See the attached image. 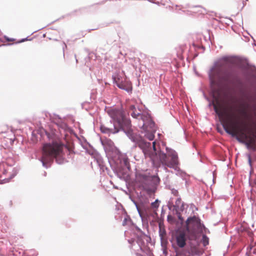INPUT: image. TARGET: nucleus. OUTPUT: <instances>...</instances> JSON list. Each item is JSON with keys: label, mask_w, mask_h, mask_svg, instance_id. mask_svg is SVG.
<instances>
[{"label": "nucleus", "mask_w": 256, "mask_h": 256, "mask_svg": "<svg viewBox=\"0 0 256 256\" xmlns=\"http://www.w3.org/2000/svg\"><path fill=\"white\" fill-rule=\"evenodd\" d=\"M9 182V179L8 178H4L2 180L0 179V184H5L6 182Z\"/></svg>", "instance_id": "2eb2a0df"}, {"label": "nucleus", "mask_w": 256, "mask_h": 256, "mask_svg": "<svg viewBox=\"0 0 256 256\" xmlns=\"http://www.w3.org/2000/svg\"><path fill=\"white\" fill-rule=\"evenodd\" d=\"M129 108L130 110L132 111L131 116L134 118H138L139 117H140L142 120L144 122L142 126L144 128H148V122L150 126V128L152 129L154 124L153 122H152V120L148 116L141 115L140 112H136V107L134 105H130Z\"/></svg>", "instance_id": "0eeeda50"}, {"label": "nucleus", "mask_w": 256, "mask_h": 256, "mask_svg": "<svg viewBox=\"0 0 256 256\" xmlns=\"http://www.w3.org/2000/svg\"><path fill=\"white\" fill-rule=\"evenodd\" d=\"M129 221H130V218H124V220H123V221H122V225H123L124 226L126 225V224H127L128 222H129Z\"/></svg>", "instance_id": "ddd939ff"}, {"label": "nucleus", "mask_w": 256, "mask_h": 256, "mask_svg": "<svg viewBox=\"0 0 256 256\" xmlns=\"http://www.w3.org/2000/svg\"><path fill=\"white\" fill-rule=\"evenodd\" d=\"M5 132H6V130H4H4H0V134H2V133Z\"/></svg>", "instance_id": "412c9836"}, {"label": "nucleus", "mask_w": 256, "mask_h": 256, "mask_svg": "<svg viewBox=\"0 0 256 256\" xmlns=\"http://www.w3.org/2000/svg\"><path fill=\"white\" fill-rule=\"evenodd\" d=\"M113 79L119 88L128 92L132 90L131 84L127 80L124 74H116L114 76Z\"/></svg>", "instance_id": "423d86ee"}, {"label": "nucleus", "mask_w": 256, "mask_h": 256, "mask_svg": "<svg viewBox=\"0 0 256 256\" xmlns=\"http://www.w3.org/2000/svg\"><path fill=\"white\" fill-rule=\"evenodd\" d=\"M108 114L112 119L114 132H118L120 130L130 133L131 124L130 120L126 118L123 112L120 110L110 108L107 110Z\"/></svg>", "instance_id": "7ed1b4c3"}, {"label": "nucleus", "mask_w": 256, "mask_h": 256, "mask_svg": "<svg viewBox=\"0 0 256 256\" xmlns=\"http://www.w3.org/2000/svg\"><path fill=\"white\" fill-rule=\"evenodd\" d=\"M148 256H154L152 252L150 250H148Z\"/></svg>", "instance_id": "6ab92c4d"}, {"label": "nucleus", "mask_w": 256, "mask_h": 256, "mask_svg": "<svg viewBox=\"0 0 256 256\" xmlns=\"http://www.w3.org/2000/svg\"><path fill=\"white\" fill-rule=\"evenodd\" d=\"M203 242L204 246L208 244V239L206 236H202Z\"/></svg>", "instance_id": "9b49d317"}, {"label": "nucleus", "mask_w": 256, "mask_h": 256, "mask_svg": "<svg viewBox=\"0 0 256 256\" xmlns=\"http://www.w3.org/2000/svg\"><path fill=\"white\" fill-rule=\"evenodd\" d=\"M224 80H228V78L227 77H226H226L224 78Z\"/></svg>", "instance_id": "5701e85b"}, {"label": "nucleus", "mask_w": 256, "mask_h": 256, "mask_svg": "<svg viewBox=\"0 0 256 256\" xmlns=\"http://www.w3.org/2000/svg\"><path fill=\"white\" fill-rule=\"evenodd\" d=\"M158 200H156L154 202H152V206L154 208H158Z\"/></svg>", "instance_id": "dca6fc26"}, {"label": "nucleus", "mask_w": 256, "mask_h": 256, "mask_svg": "<svg viewBox=\"0 0 256 256\" xmlns=\"http://www.w3.org/2000/svg\"><path fill=\"white\" fill-rule=\"evenodd\" d=\"M64 144L60 142H54L45 144L43 146L41 161L43 166L53 161L54 158L60 156L62 152Z\"/></svg>", "instance_id": "f03ea898"}, {"label": "nucleus", "mask_w": 256, "mask_h": 256, "mask_svg": "<svg viewBox=\"0 0 256 256\" xmlns=\"http://www.w3.org/2000/svg\"><path fill=\"white\" fill-rule=\"evenodd\" d=\"M147 138L150 140H154V134H152V133H150V134H149L147 135L146 136Z\"/></svg>", "instance_id": "f8f14e48"}, {"label": "nucleus", "mask_w": 256, "mask_h": 256, "mask_svg": "<svg viewBox=\"0 0 256 256\" xmlns=\"http://www.w3.org/2000/svg\"><path fill=\"white\" fill-rule=\"evenodd\" d=\"M4 38H5V40H6V41H8V42H12V41H14V39H12V38H8V37H6V36H4Z\"/></svg>", "instance_id": "f3484780"}, {"label": "nucleus", "mask_w": 256, "mask_h": 256, "mask_svg": "<svg viewBox=\"0 0 256 256\" xmlns=\"http://www.w3.org/2000/svg\"><path fill=\"white\" fill-rule=\"evenodd\" d=\"M245 97L248 102H251V98L250 96H246Z\"/></svg>", "instance_id": "a211bd4d"}, {"label": "nucleus", "mask_w": 256, "mask_h": 256, "mask_svg": "<svg viewBox=\"0 0 256 256\" xmlns=\"http://www.w3.org/2000/svg\"><path fill=\"white\" fill-rule=\"evenodd\" d=\"M136 178L137 182L139 183V186L148 194L154 192L155 185L160 181L159 178L156 176H151L144 174H138Z\"/></svg>", "instance_id": "20e7f679"}, {"label": "nucleus", "mask_w": 256, "mask_h": 256, "mask_svg": "<svg viewBox=\"0 0 256 256\" xmlns=\"http://www.w3.org/2000/svg\"><path fill=\"white\" fill-rule=\"evenodd\" d=\"M248 161L249 165L250 166V168H252V158H251L250 155V154H248Z\"/></svg>", "instance_id": "4468645a"}, {"label": "nucleus", "mask_w": 256, "mask_h": 256, "mask_svg": "<svg viewBox=\"0 0 256 256\" xmlns=\"http://www.w3.org/2000/svg\"><path fill=\"white\" fill-rule=\"evenodd\" d=\"M186 234L184 232H180L176 236V243L180 248H184L186 245Z\"/></svg>", "instance_id": "6e6552de"}, {"label": "nucleus", "mask_w": 256, "mask_h": 256, "mask_svg": "<svg viewBox=\"0 0 256 256\" xmlns=\"http://www.w3.org/2000/svg\"><path fill=\"white\" fill-rule=\"evenodd\" d=\"M132 141L134 142L143 151L146 158H149L156 167L160 164L170 168H176L179 164L178 154L172 150H167V154L157 151L156 142H152V148L150 142H146L141 136L136 134H132L130 136Z\"/></svg>", "instance_id": "f257e3e1"}, {"label": "nucleus", "mask_w": 256, "mask_h": 256, "mask_svg": "<svg viewBox=\"0 0 256 256\" xmlns=\"http://www.w3.org/2000/svg\"><path fill=\"white\" fill-rule=\"evenodd\" d=\"M186 231L190 234L188 238L190 240H194L196 238V232L201 228L200 220L194 216L188 218L186 222Z\"/></svg>", "instance_id": "39448f33"}, {"label": "nucleus", "mask_w": 256, "mask_h": 256, "mask_svg": "<svg viewBox=\"0 0 256 256\" xmlns=\"http://www.w3.org/2000/svg\"><path fill=\"white\" fill-rule=\"evenodd\" d=\"M6 164L3 163L0 165V169L2 168V174H6L8 172V170L6 168H5Z\"/></svg>", "instance_id": "9d476101"}, {"label": "nucleus", "mask_w": 256, "mask_h": 256, "mask_svg": "<svg viewBox=\"0 0 256 256\" xmlns=\"http://www.w3.org/2000/svg\"><path fill=\"white\" fill-rule=\"evenodd\" d=\"M60 44H62V46H64L65 47H66V44L64 43V44H60Z\"/></svg>", "instance_id": "4be33fe9"}, {"label": "nucleus", "mask_w": 256, "mask_h": 256, "mask_svg": "<svg viewBox=\"0 0 256 256\" xmlns=\"http://www.w3.org/2000/svg\"><path fill=\"white\" fill-rule=\"evenodd\" d=\"M100 130L102 132L106 134H109L111 132L114 133V130L113 132L112 130L107 128L104 126H100Z\"/></svg>", "instance_id": "1a4fd4ad"}, {"label": "nucleus", "mask_w": 256, "mask_h": 256, "mask_svg": "<svg viewBox=\"0 0 256 256\" xmlns=\"http://www.w3.org/2000/svg\"><path fill=\"white\" fill-rule=\"evenodd\" d=\"M240 113L242 114H245L246 112L244 110H240Z\"/></svg>", "instance_id": "aec40b11"}]
</instances>
